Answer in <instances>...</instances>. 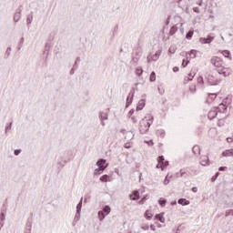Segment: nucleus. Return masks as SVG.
<instances>
[{
    "instance_id": "1",
    "label": "nucleus",
    "mask_w": 233,
    "mask_h": 233,
    "mask_svg": "<svg viewBox=\"0 0 233 233\" xmlns=\"http://www.w3.org/2000/svg\"><path fill=\"white\" fill-rule=\"evenodd\" d=\"M210 62L211 65L215 66L219 76H223V77H228V76L232 74V69H230V67L223 66V60L221 58L214 56L211 58Z\"/></svg>"
},
{
    "instance_id": "8",
    "label": "nucleus",
    "mask_w": 233,
    "mask_h": 233,
    "mask_svg": "<svg viewBox=\"0 0 233 233\" xmlns=\"http://www.w3.org/2000/svg\"><path fill=\"white\" fill-rule=\"evenodd\" d=\"M134 99V92H130L127 96V103H126V108H128L130 105H132V101Z\"/></svg>"
},
{
    "instance_id": "2",
    "label": "nucleus",
    "mask_w": 233,
    "mask_h": 233,
    "mask_svg": "<svg viewBox=\"0 0 233 233\" xmlns=\"http://www.w3.org/2000/svg\"><path fill=\"white\" fill-rule=\"evenodd\" d=\"M152 123H154V116L152 115H147L140 121V127H139L140 134H147Z\"/></svg>"
},
{
    "instance_id": "42",
    "label": "nucleus",
    "mask_w": 233,
    "mask_h": 233,
    "mask_svg": "<svg viewBox=\"0 0 233 233\" xmlns=\"http://www.w3.org/2000/svg\"><path fill=\"white\" fill-rule=\"evenodd\" d=\"M193 152H194V154H198L199 152V146H195L193 147Z\"/></svg>"
},
{
    "instance_id": "50",
    "label": "nucleus",
    "mask_w": 233,
    "mask_h": 233,
    "mask_svg": "<svg viewBox=\"0 0 233 233\" xmlns=\"http://www.w3.org/2000/svg\"><path fill=\"white\" fill-rule=\"evenodd\" d=\"M148 228H150V227L147 224L142 226V230H148Z\"/></svg>"
},
{
    "instance_id": "11",
    "label": "nucleus",
    "mask_w": 233,
    "mask_h": 233,
    "mask_svg": "<svg viewBox=\"0 0 233 233\" xmlns=\"http://www.w3.org/2000/svg\"><path fill=\"white\" fill-rule=\"evenodd\" d=\"M200 165H202V167H207L209 165L208 157L207 156L200 157Z\"/></svg>"
},
{
    "instance_id": "17",
    "label": "nucleus",
    "mask_w": 233,
    "mask_h": 233,
    "mask_svg": "<svg viewBox=\"0 0 233 233\" xmlns=\"http://www.w3.org/2000/svg\"><path fill=\"white\" fill-rule=\"evenodd\" d=\"M224 157H230V156H233V149H228L222 153Z\"/></svg>"
},
{
    "instance_id": "30",
    "label": "nucleus",
    "mask_w": 233,
    "mask_h": 233,
    "mask_svg": "<svg viewBox=\"0 0 233 233\" xmlns=\"http://www.w3.org/2000/svg\"><path fill=\"white\" fill-rule=\"evenodd\" d=\"M32 21H34V15H27V25H32Z\"/></svg>"
},
{
    "instance_id": "9",
    "label": "nucleus",
    "mask_w": 233,
    "mask_h": 233,
    "mask_svg": "<svg viewBox=\"0 0 233 233\" xmlns=\"http://www.w3.org/2000/svg\"><path fill=\"white\" fill-rule=\"evenodd\" d=\"M22 12L23 10L21 8L17 9V12L14 15L15 23H19V21L21 20Z\"/></svg>"
},
{
    "instance_id": "29",
    "label": "nucleus",
    "mask_w": 233,
    "mask_h": 233,
    "mask_svg": "<svg viewBox=\"0 0 233 233\" xmlns=\"http://www.w3.org/2000/svg\"><path fill=\"white\" fill-rule=\"evenodd\" d=\"M188 76L189 77L187 76L184 78V83H188V81H192L194 79V76H192V74H189Z\"/></svg>"
},
{
    "instance_id": "31",
    "label": "nucleus",
    "mask_w": 233,
    "mask_h": 233,
    "mask_svg": "<svg viewBox=\"0 0 233 233\" xmlns=\"http://www.w3.org/2000/svg\"><path fill=\"white\" fill-rule=\"evenodd\" d=\"M176 32H177V26H172L169 30V34L171 35H174V34H176Z\"/></svg>"
},
{
    "instance_id": "20",
    "label": "nucleus",
    "mask_w": 233,
    "mask_h": 233,
    "mask_svg": "<svg viewBox=\"0 0 233 233\" xmlns=\"http://www.w3.org/2000/svg\"><path fill=\"white\" fill-rule=\"evenodd\" d=\"M146 218L147 219H152V218H154V213H152V210L146 211Z\"/></svg>"
},
{
    "instance_id": "53",
    "label": "nucleus",
    "mask_w": 233,
    "mask_h": 233,
    "mask_svg": "<svg viewBox=\"0 0 233 233\" xmlns=\"http://www.w3.org/2000/svg\"><path fill=\"white\" fill-rule=\"evenodd\" d=\"M168 183H170V180H168V177H166L164 185H168Z\"/></svg>"
},
{
    "instance_id": "7",
    "label": "nucleus",
    "mask_w": 233,
    "mask_h": 233,
    "mask_svg": "<svg viewBox=\"0 0 233 233\" xmlns=\"http://www.w3.org/2000/svg\"><path fill=\"white\" fill-rule=\"evenodd\" d=\"M218 108L214 107L213 109H211L208 114V119H215V117L218 116Z\"/></svg>"
},
{
    "instance_id": "43",
    "label": "nucleus",
    "mask_w": 233,
    "mask_h": 233,
    "mask_svg": "<svg viewBox=\"0 0 233 233\" xmlns=\"http://www.w3.org/2000/svg\"><path fill=\"white\" fill-rule=\"evenodd\" d=\"M11 52H12V47H7L6 52H5L7 57H10Z\"/></svg>"
},
{
    "instance_id": "23",
    "label": "nucleus",
    "mask_w": 233,
    "mask_h": 233,
    "mask_svg": "<svg viewBox=\"0 0 233 233\" xmlns=\"http://www.w3.org/2000/svg\"><path fill=\"white\" fill-rule=\"evenodd\" d=\"M111 210L112 209L108 206H105L102 212H104L106 214V216H108V214H110Z\"/></svg>"
},
{
    "instance_id": "21",
    "label": "nucleus",
    "mask_w": 233,
    "mask_h": 233,
    "mask_svg": "<svg viewBox=\"0 0 233 233\" xmlns=\"http://www.w3.org/2000/svg\"><path fill=\"white\" fill-rule=\"evenodd\" d=\"M164 162H165V157L163 156L158 157V164L157 165V168H159L160 165H163Z\"/></svg>"
},
{
    "instance_id": "39",
    "label": "nucleus",
    "mask_w": 233,
    "mask_h": 233,
    "mask_svg": "<svg viewBox=\"0 0 233 233\" xmlns=\"http://www.w3.org/2000/svg\"><path fill=\"white\" fill-rule=\"evenodd\" d=\"M233 216V209L226 210V217Z\"/></svg>"
},
{
    "instance_id": "56",
    "label": "nucleus",
    "mask_w": 233,
    "mask_h": 233,
    "mask_svg": "<svg viewBox=\"0 0 233 233\" xmlns=\"http://www.w3.org/2000/svg\"><path fill=\"white\" fill-rule=\"evenodd\" d=\"M79 214H77V211H76V215L75 217V221H79Z\"/></svg>"
},
{
    "instance_id": "48",
    "label": "nucleus",
    "mask_w": 233,
    "mask_h": 233,
    "mask_svg": "<svg viewBox=\"0 0 233 233\" xmlns=\"http://www.w3.org/2000/svg\"><path fill=\"white\" fill-rule=\"evenodd\" d=\"M8 130H12V123H10L9 126L5 127V134H7Z\"/></svg>"
},
{
    "instance_id": "14",
    "label": "nucleus",
    "mask_w": 233,
    "mask_h": 233,
    "mask_svg": "<svg viewBox=\"0 0 233 233\" xmlns=\"http://www.w3.org/2000/svg\"><path fill=\"white\" fill-rule=\"evenodd\" d=\"M178 205H183V206H187V205H190V201L187 200V198H179L177 200Z\"/></svg>"
},
{
    "instance_id": "6",
    "label": "nucleus",
    "mask_w": 233,
    "mask_h": 233,
    "mask_svg": "<svg viewBox=\"0 0 233 233\" xmlns=\"http://www.w3.org/2000/svg\"><path fill=\"white\" fill-rule=\"evenodd\" d=\"M99 118H100L102 127H105V121L108 119V114L105 112H100Z\"/></svg>"
},
{
    "instance_id": "13",
    "label": "nucleus",
    "mask_w": 233,
    "mask_h": 233,
    "mask_svg": "<svg viewBox=\"0 0 233 233\" xmlns=\"http://www.w3.org/2000/svg\"><path fill=\"white\" fill-rule=\"evenodd\" d=\"M145 99H141L138 101V104L137 106V110H143L145 108Z\"/></svg>"
},
{
    "instance_id": "3",
    "label": "nucleus",
    "mask_w": 233,
    "mask_h": 233,
    "mask_svg": "<svg viewBox=\"0 0 233 233\" xmlns=\"http://www.w3.org/2000/svg\"><path fill=\"white\" fill-rule=\"evenodd\" d=\"M208 83H209V85H219V83H221V78H218L214 75H208Z\"/></svg>"
},
{
    "instance_id": "57",
    "label": "nucleus",
    "mask_w": 233,
    "mask_h": 233,
    "mask_svg": "<svg viewBox=\"0 0 233 233\" xmlns=\"http://www.w3.org/2000/svg\"><path fill=\"white\" fill-rule=\"evenodd\" d=\"M168 52H170V54H175L176 50L174 48L170 47Z\"/></svg>"
},
{
    "instance_id": "63",
    "label": "nucleus",
    "mask_w": 233,
    "mask_h": 233,
    "mask_svg": "<svg viewBox=\"0 0 233 233\" xmlns=\"http://www.w3.org/2000/svg\"><path fill=\"white\" fill-rule=\"evenodd\" d=\"M131 119H132L133 123H137V119L135 118V116L131 117Z\"/></svg>"
},
{
    "instance_id": "24",
    "label": "nucleus",
    "mask_w": 233,
    "mask_h": 233,
    "mask_svg": "<svg viewBox=\"0 0 233 233\" xmlns=\"http://www.w3.org/2000/svg\"><path fill=\"white\" fill-rule=\"evenodd\" d=\"M106 214L105 213V211L101 210L98 212V217H99V219L100 221H103V219H105Z\"/></svg>"
},
{
    "instance_id": "27",
    "label": "nucleus",
    "mask_w": 233,
    "mask_h": 233,
    "mask_svg": "<svg viewBox=\"0 0 233 233\" xmlns=\"http://www.w3.org/2000/svg\"><path fill=\"white\" fill-rule=\"evenodd\" d=\"M157 136H160V137H165V130L163 129L157 130Z\"/></svg>"
},
{
    "instance_id": "45",
    "label": "nucleus",
    "mask_w": 233,
    "mask_h": 233,
    "mask_svg": "<svg viewBox=\"0 0 233 233\" xmlns=\"http://www.w3.org/2000/svg\"><path fill=\"white\" fill-rule=\"evenodd\" d=\"M198 83L199 85H203V83H204L203 76H198Z\"/></svg>"
},
{
    "instance_id": "54",
    "label": "nucleus",
    "mask_w": 233,
    "mask_h": 233,
    "mask_svg": "<svg viewBox=\"0 0 233 233\" xmlns=\"http://www.w3.org/2000/svg\"><path fill=\"white\" fill-rule=\"evenodd\" d=\"M218 170H219V172H223V171L227 170V167H218Z\"/></svg>"
},
{
    "instance_id": "61",
    "label": "nucleus",
    "mask_w": 233,
    "mask_h": 233,
    "mask_svg": "<svg viewBox=\"0 0 233 233\" xmlns=\"http://www.w3.org/2000/svg\"><path fill=\"white\" fill-rule=\"evenodd\" d=\"M75 70H76V68L72 67V69L70 70V75H71V76H74Z\"/></svg>"
},
{
    "instance_id": "47",
    "label": "nucleus",
    "mask_w": 233,
    "mask_h": 233,
    "mask_svg": "<svg viewBox=\"0 0 233 233\" xmlns=\"http://www.w3.org/2000/svg\"><path fill=\"white\" fill-rule=\"evenodd\" d=\"M134 112H136V110L131 109V110L128 112L127 116L132 117V116H134Z\"/></svg>"
},
{
    "instance_id": "12",
    "label": "nucleus",
    "mask_w": 233,
    "mask_h": 233,
    "mask_svg": "<svg viewBox=\"0 0 233 233\" xmlns=\"http://www.w3.org/2000/svg\"><path fill=\"white\" fill-rule=\"evenodd\" d=\"M105 163H106V159H100L96 162V165L98 167V168H106V166H105Z\"/></svg>"
},
{
    "instance_id": "25",
    "label": "nucleus",
    "mask_w": 233,
    "mask_h": 233,
    "mask_svg": "<svg viewBox=\"0 0 233 233\" xmlns=\"http://www.w3.org/2000/svg\"><path fill=\"white\" fill-rule=\"evenodd\" d=\"M189 54H190V57H191L192 59H195V57H198V51H197V50L192 49V50L189 52Z\"/></svg>"
},
{
    "instance_id": "38",
    "label": "nucleus",
    "mask_w": 233,
    "mask_h": 233,
    "mask_svg": "<svg viewBox=\"0 0 233 233\" xmlns=\"http://www.w3.org/2000/svg\"><path fill=\"white\" fill-rule=\"evenodd\" d=\"M5 213L2 212L1 215H0V222H1V223H5Z\"/></svg>"
},
{
    "instance_id": "58",
    "label": "nucleus",
    "mask_w": 233,
    "mask_h": 233,
    "mask_svg": "<svg viewBox=\"0 0 233 233\" xmlns=\"http://www.w3.org/2000/svg\"><path fill=\"white\" fill-rule=\"evenodd\" d=\"M193 10H194V12H196L197 14H199V7H194Z\"/></svg>"
},
{
    "instance_id": "59",
    "label": "nucleus",
    "mask_w": 233,
    "mask_h": 233,
    "mask_svg": "<svg viewBox=\"0 0 233 233\" xmlns=\"http://www.w3.org/2000/svg\"><path fill=\"white\" fill-rule=\"evenodd\" d=\"M227 141H228V143H233V138L232 137H228Z\"/></svg>"
},
{
    "instance_id": "52",
    "label": "nucleus",
    "mask_w": 233,
    "mask_h": 233,
    "mask_svg": "<svg viewBox=\"0 0 233 233\" xmlns=\"http://www.w3.org/2000/svg\"><path fill=\"white\" fill-rule=\"evenodd\" d=\"M218 177H219V172H217L215 174V176L212 177V181H214L215 179H218Z\"/></svg>"
},
{
    "instance_id": "19",
    "label": "nucleus",
    "mask_w": 233,
    "mask_h": 233,
    "mask_svg": "<svg viewBox=\"0 0 233 233\" xmlns=\"http://www.w3.org/2000/svg\"><path fill=\"white\" fill-rule=\"evenodd\" d=\"M103 172H105V167H98V168L95 169L94 174H95V176H101V174H103Z\"/></svg>"
},
{
    "instance_id": "62",
    "label": "nucleus",
    "mask_w": 233,
    "mask_h": 233,
    "mask_svg": "<svg viewBox=\"0 0 233 233\" xmlns=\"http://www.w3.org/2000/svg\"><path fill=\"white\" fill-rule=\"evenodd\" d=\"M146 199H147L146 198H142V199L139 201L140 205H143V204L145 203V200H146Z\"/></svg>"
},
{
    "instance_id": "18",
    "label": "nucleus",
    "mask_w": 233,
    "mask_h": 233,
    "mask_svg": "<svg viewBox=\"0 0 233 233\" xmlns=\"http://www.w3.org/2000/svg\"><path fill=\"white\" fill-rule=\"evenodd\" d=\"M215 108H217V111L223 113L225 110H227V106H225V104H219L218 107Z\"/></svg>"
},
{
    "instance_id": "34",
    "label": "nucleus",
    "mask_w": 233,
    "mask_h": 233,
    "mask_svg": "<svg viewBox=\"0 0 233 233\" xmlns=\"http://www.w3.org/2000/svg\"><path fill=\"white\" fill-rule=\"evenodd\" d=\"M165 167H168V161H165L163 162V164H160V166H158V168H161V170H163Z\"/></svg>"
},
{
    "instance_id": "41",
    "label": "nucleus",
    "mask_w": 233,
    "mask_h": 233,
    "mask_svg": "<svg viewBox=\"0 0 233 233\" xmlns=\"http://www.w3.org/2000/svg\"><path fill=\"white\" fill-rule=\"evenodd\" d=\"M216 97H218L217 94H210L208 98L211 99V101H214Z\"/></svg>"
},
{
    "instance_id": "33",
    "label": "nucleus",
    "mask_w": 233,
    "mask_h": 233,
    "mask_svg": "<svg viewBox=\"0 0 233 233\" xmlns=\"http://www.w3.org/2000/svg\"><path fill=\"white\" fill-rule=\"evenodd\" d=\"M31 230H32V222H27L25 232H30Z\"/></svg>"
},
{
    "instance_id": "37",
    "label": "nucleus",
    "mask_w": 233,
    "mask_h": 233,
    "mask_svg": "<svg viewBox=\"0 0 233 233\" xmlns=\"http://www.w3.org/2000/svg\"><path fill=\"white\" fill-rule=\"evenodd\" d=\"M188 174L185 171H182V169L180 170V177H187Z\"/></svg>"
},
{
    "instance_id": "64",
    "label": "nucleus",
    "mask_w": 233,
    "mask_h": 233,
    "mask_svg": "<svg viewBox=\"0 0 233 233\" xmlns=\"http://www.w3.org/2000/svg\"><path fill=\"white\" fill-rule=\"evenodd\" d=\"M192 191L195 192V193L198 192V187H194L192 188Z\"/></svg>"
},
{
    "instance_id": "16",
    "label": "nucleus",
    "mask_w": 233,
    "mask_h": 233,
    "mask_svg": "<svg viewBox=\"0 0 233 233\" xmlns=\"http://www.w3.org/2000/svg\"><path fill=\"white\" fill-rule=\"evenodd\" d=\"M125 135L126 139H127L128 141H130V139H134V133L132 131H127Z\"/></svg>"
},
{
    "instance_id": "15",
    "label": "nucleus",
    "mask_w": 233,
    "mask_h": 233,
    "mask_svg": "<svg viewBox=\"0 0 233 233\" xmlns=\"http://www.w3.org/2000/svg\"><path fill=\"white\" fill-rule=\"evenodd\" d=\"M83 208V198L80 199L79 203L76 206V212L78 216H81V208Z\"/></svg>"
},
{
    "instance_id": "26",
    "label": "nucleus",
    "mask_w": 233,
    "mask_h": 233,
    "mask_svg": "<svg viewBox=\"0 0 233 233\" xmlns=\"http://www.w3.org/2000/svg\"><path fill=\"white\" fill-rule=\"evenodd\" d=\"M100 181H102L103 183H108V175H103L100 177Z\"/></svg>"
},
{
    "instance_id": "60",
    "label": "nucleus",
    "mask_w": 233,
    "mask_h": 233,
    "mask_svg": "<svg viewBox=\"0 0 233 233\" xmlns=\"http://www.w3.org/2000/svg\"><path fill=\"white\" fill-rule=\"evenodd\" d=\"M173 72H179V67L177 66L173 67Z\"/></svg>"
},
{
    "instance_id": "40",
    "label": "nucleus",
    "mask_w": 233,
    "mask_h": 233,
    "mask_svg": "<svg viewBox=\"0 0 233 233\" xmlns=\"http://www.w3.org/2000/svg\"><path fill=\"white\" fill-rule=\"evenodd\" d=\"M136 74H137V76H142V75H143V69L137 68V69L136 70Z\"/></svg>"
},
{
    "instance_id": "35",
    "label": "nucleus",
    "mask_w": 233,
    "mask_h": 233,
    "mask_svg": "<svg viewBox=\"0 0 233 233\" xmlns=\"http://www.w3.org/2000/svg\"><path fill=\"white\" fill-rule=\"evenodd\" d=\"M160 207H165L167 205V199L163 198L158 201Z\"/></svg>"
},
{
    "instance_id": "49",
    "label": "nucleus",
    "mask_w": 233,
    "mask_h": 233,
    "mask_svg": "<svg viewBox=\"0 0 233 233\" xmlns=\"http://www.w3.org/2000/svg\"><path fill=\"white\" fill-rule=\"evenodd\" d=\"M189 90H190V92H192V94H194V92H196V86H191L189 87Z\"/></svg>"
},
{
    "instance_id": "32",
    "label": "nucleus",
    "mask_w": 233,
    "mask_h": 233,
    "mask_svg": "<svg viewBox=\"0 0 233 233\" xmlns=\"http://www.w3.org/2000/svg\"><path fill=\"white\" fill-rule=\"evenodd\" d=\"M149 80L151 81V83H154V81H156V73L155 72H152L150 74Z\"/></svg>"
},
{
    "instance_id": "4",
    "label": "nucleus",
    "mask_w": 233,
    "mask_h": 233,
    "mask_svg": "<svg viewBox=\"0 0 233 233\" xmlns=\"http://www.w3.org/2000/svg\"><path fill=\"white\" fill-rule=\"evenodd\" d=\"M212 41H214V36H211L210 35L207 37L199 38V43H201V45H210Z\"/></svg>"
},
{
    "instance_id": "28",
    "label": "nucleus",
    "mask_w": 233,
    "mask_h": 233,
    "mask_svg": "<svg viewBox=\"0 0 233 233\" xmlns=\"http://www.w3.org/2000/svg\"><path fill=\"white\" fill-rule=\"evenodd\" d=\"M194 35V31L190 30L186 35V39H192V36Z\"/></svg>"
},
{
    "instance_id": "36",
    "label": "nucleus",
    "mask_w": 233,
    "mask_h": 233,
    "mask_svg": "<svg viewBox=\"0 0 233 233\" xmlns=\"http://www.w3.org/2000/svg\"><path fill=\"white\" fill-rule=\"evenodd\" d=\"M222 56H224V57H229V56H230V51H228V50H224V51L222 52Z\"/></svg>"
},
{
    "instance_id": "5",
    "label": "nucleus",
    "mask_w": 233,
    "mask_h": 233,
    "mask_svg": "<svg viewBox=\"0 0 233 233\" xmlns=\"http://www.w3.org/2000/svg\"><path fill=\"white\" fill-rule=\"evenodd\" d=\"M160 56H161V51H157L155 55L147 56V62L151 63V61H157V59H159Z\"/></svg>"
},
{
    "instance_id": "46",
    "label": "nucleus",
    "mask_w": 233,
    "mask_h": 233,
    "mask_svg": "<svg viewBox=\"0 0 233 233\" xmlns=\"http://www.w3.org/2000/svg\"><path fill=\"white\" fill-rule=\"evenodd\" d=\"M188 63H190V61L184 59L182 62V66L185 68V66H187L188 65Z\"/></svg>"
},
{
    "instance_id": "22",
    "label": "nucleus",
    "mask_w": 233,
    "mask_h": 233,
    "mask_svg": "<svg viewBox=\"0 0 233 233\" xmlns=\"http://www.w3.org/2000/svg\"><path fill=\"white\" fill-rule=\"evenodd\" d=\"M156 219H158L160 223H165V217H163V214L156 215Z\"/></svg>"
},
{
    "instance_id": "10",
    "label": "nucleus",
    "mask_w": 233,
    "mask_h": 233,
    "mask_svg": "<svg viewBox=\"0 0 233 233\" xmlns=\"http://www.w3.org/2000/svg\"><path fill=\"white\" fill-rule=\"evenodd\" d=\"M129 198L132 199V201H137V199H139V191H133V194L129 195Z\"/></svg>"
},
{
    "instance_id": "55",
    "label": "nucleus",
    "mask_w": 233,
    "mask_h": 233,
    "mask_svg": "<svg viewBox=\"0 0 233 233\" xmlns=\"http://www.w3.org/2000/svg\"><path fill=\"white\" fill-rule=\"evenodd\" d=\"M21 154V149L15 150V156H19Z\"/></svg>"
},
{
    "instance_id": "44",
    "label": "nucleus",
    "mask_w": 233,
    "mask_h": 233,
    "mask_svg": "<svg viewBox=\"0 0 233 233\" xmlns=\"http://www.w3.org/2000/svg\"><path fill=\"white\" fill-rule=\"evenodd\" d=\"M23 43H25V38L24 37H22L20 39L18 50H21V46H23Z\"/></svg>"
},
{
    "instance_id": "51",
    "label": "nucleus",
    "mask_w": 233,
    "mask_h": 233,
    "mask_svg": "<svg viewBox=\"0 0 233 233\" xmlns=\"http://www.w3.org/2000/svg\"><path fill=\"white\" fill-rule=\"evenodd\" d=\"M78 61H80V59L79 58H76V62H75V64H74V66H73V68H75L76 70V68H77V62Z\"/></svg>"
}]
</instances>
